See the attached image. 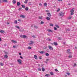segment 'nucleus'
<instances>
[{"label":"nucleus","mask_w":77,"mask_h":77,"mask_svg":"<svg viewBox=\"0 0 77 77\" xmlns=\"http://www.w3.org/2000/svg\"><path fill=\"white\" fill-rule=\"evenodd\" d=\"M15 27H16V28H17V29H20V28L18 26H16Z\"/></svg>","instance_id":"nucleus-27"},{"label":"nucleus","mask_w":77,"mask_h":77,"mask_svg":"<svg viewBox=\"0 0 77 77\" xmlns=\"http://www.w3.org/2000/svg\"><path fill=\"white\" fill-rule=\"evenodd\" d=\"M74 14V12H71V15H73Z\"/></svg>","instance_id":"nucleus-35"},{"label":"nucleus","mask_w":77,"mask_h":77,"mask_svg":"<svg viewBox=\"0 0 77 77\" xmlns=\"http://www.w3.org/2000/svg\"><path fill=\"white\" fill-rule=\"evenodd\" d=\"M34 27L35 29H38V27L36 26H34Z\"/></svg>","instance_id":"nucleus-26"},{"label":"nucleus","mask_w":77,"mask_h":77,"mask_svg":"<svg viewBox=\"0 0 77 77\" xmlns=\"http://www.w3.org/2000/svg\"><path fill=\"white\" fill-rule=\"evenodd\" d=\"M0 65L1 66H3V63H0Z\"/></svg>","instance_id":"nucleus-32"},{"label":"nucleus","mask_w":77,"mask_h":77,"mask_svg":"<svg viewBox=\"0 0 77 77\" xmlns=\"http://www.w3.org/2000/svg\"><path fill=\"white\" fill-rule=\"evenodd\" d=\"M72 17H70L69 18V19H71Z\"/></svg>","instance_id":"nucleus-55"},{"label":"nucleus","mask_w":77,"mask_h":77,"mask_svg":"<svg viewBox=\"0 0 77 77\" xmlns=\"http://www.w3.org/2000/svg\"><path fill=\"white\" fill-rule=\"evenodd\" d=\"M74 10H72V9L70 11V12H74Z\"/></svg>","instance_id":"nucleus-37"},{"label":"nucleus","mask_w":77,"mask_h":77,"mask_svg":"<svg viewBox=\"0 0 77 77\" xmlns=\"http://www.w3.org/2000/svg\"><path fill=\"white\" fill-rule=\"evenodd\" d=\"M55 71H56V72H58V70H57V69H55Z\"/></svg>","instance_id":"nucleus-39"},{"label":"nucleus","mask_w":77,"mask_h":77,"mask_svg":"<svg viewBox=\"0 0 77 77\" xmlns=\"http://www.w3.org/2000/svg\"><path fill=\"white\" fill-rule=\"evenodd\" d=\"M39 58L40 59H42V57H41L40 56V57H39Z\"/></svg>","instance_id":"nucleus-47"},{"label":"nucleus","mask_w":77,"mask_h":77,"mask_svg":"<svg viewBox=\"0 0 77 77\" xmlns=\"http://www.w3.org/2000/svg\"><path fill=\"white\" fill-rule=\"evenodd\" d=\"M54 29L55 30H57V28L55 27H54Z\"/></svg>","instance_id":"nucleus-36"},{"label":"nucleus","mask_w":77,"mask_h":77,"mask_svg":"<svg viewBox=\"0 0 77 77\" xmlns=\"http://www.w3.org/2000/svg\"><path fill=\"white\" fill-rule=\"evenodd\" d=\"M64 14H65V13H63V12H61L59 13L60 16H61V17H63Z\"/></svg>","instance_id":"nucleus-1"},{"label":"nucleus","mask_w":77,"mask_h":77,"mask_svg":"<svg viewBox=\"0 0 77 77\" xmlns=\"http://www.w3.org/2000/svg\"><path fill=\"white\" fill-rule=\"evenodd\" d=\"M39 6H42V4H41V3H40V4H39Z\"/></svg>","instance_id":"nucleus-51"},{"label":"nucleus","mask_w":77,"mask_h":77,"mask_svg":"<svg viewBox=\"0 0 77 77\" xmlns=\"http://www.w3.org/2000/svg\"><path fill=\"white\" fill-rule=\"evenodd\" d=\"M46 19L47 20H50V18L49 17H47Z\"/></svg>","instance_id":"nucleus-22"},{"label":"nucleus","mask_w":77,"mask_h":77,"mask_svg":"<svg viewBox=\"0 0 77 77\" xmlns=\"http://www.w3.org/2000/svg\"><path fill=\"white\" fill-rule=\"evenodd\" d=\"M20 37L21 38H23V35H20Z\"/></svg>","instance_id":"nucleus-46"},{"label":"nucleus","mask_w":77,"mask_h":77,"mask_svg":"<svg viewBox=\"0 0 77 77\" xmlns=\"http://www.w3.org/2000/svg\"><path fill=\"white\" fill-rule=\"evenodd\" d=\"M42 71H45V68L44 67H42Z\"/></svg>","instance_id":"nucleus-19"},{"label":"nucleus","mask_w":77,"mask_h":77,"mask_svg":"<svg viewBox=\"0 0 77 77\" xmlns=\"http://www.w3.org/2000/svg\"><path fill=\"white\" fill-rule=\"evenodd\" d=\"M18 21H19L20 22V21H21V19H18Z\"/></svg>","instance_id":"nucleus-44"},{"label":"nucleus","mask_w":77,"mask_h":77,"mask_svg":"<svg viewBox=\"0 0 77 77\" xmlns=\"http://www.w3.org/2000/svg\"><path fill=\"white\" fill-rule=\"evenodd\" d=\"M14 23H15V24H17V21L16 20H15L14 22Z\"/></svg>","instance_id":"nucleus-40"},{"label":"nucleus","mask_w":77,"mask_h":77,"mask_svg":"<svg viewBox=\"0 0 77 77\" xmlns=\"http://www.w3.org/2000/svg\"><path fill=\"white\" fill-rule=\"evenodd\" d=\"M2 2H6V3L8 2L7 0H2Z\"/></svg>","instance_id":"nucleus-15"},{"label":"nucleus","mask_w":77,"mask_h":77,"mask_svg":"<svg viewBox=\"0 0 77 77\" xmlns=\"http://www.w3.org/2000/svg\"><path fill=\"white\" fill-rule=\"evenodd\" d=\"M39 53L41 54H44V53H45V51H39Z\"/></svg>","instance_id":"nucleus-7"},{"label":"nucleus","mask_w":77,"mask_h":77,"mask_svg":"<svg viewBox=\"0 0 77 77\" xmlns=\"http://www.w3.org/2000/svg\"><path fill=\"white\" fill-rule=\"evenodd\" d=\"M21 6L23 8H26V6H25V5H22Z\"/></svg>","instance_id":"nucleus-18"},{"label":"nucleus","mask_w":77,"mask_h":77,"mask_svg":"<svg viewBox=\"0 0 77 77\" xmlns=\"http://www.w3.org/2000/svg\"><path fill=\"white\" fill-rule=\"evenodd\" d=\"M67 75H70V73H67Z\"/></svg>","instance_id":"nucleus-54"},{"label":"nucleus","mask_w":77,"mask_h":77,"mask_svg":"<svg viewBox=\"0 0 77 77\" xmlns=\"http://www.w3.org/2000/svg\"><path fill=\"white\" fill-rule=\"evenodd\" d=\"M45 76V77H49V76H50V75L49 74H46Z\"/></svg>","instance_id":"nucleus-21"},{"label":"nucleus","mask_w":77,"mask_h":77,"mask_svg":"<svg viewBox=\"0 0 77 77\" xmlns=\"http://www.w3.org/2000/svg\"><path fill=\"white\" fill-rule=\"evenodd\" d=\"M19 55H21V53H19Z\"/></svg>","instance_id":"nucleus-64"},{"label":"nucleus","mask_w":77,"mask_h":77,"mask_svg":"<svg viewBox=\"0 0 77 77\" xmlns=\"http://www.w3.org/2000/svg\"><path fill=\"white\" fill-rule=\"evenodd\" d=\"M50 74L51 75H54V73H53V72H50Z\"/></svg>","instance_id":"nucleus-14"},{"label":"nucleus","mask_w":77,"mask_h":77,"mask_svg":"<svg viewBox=\"0 0 77 77\" xmlns=\"http://www.w3.org/2000/svg\"><path fill=\"white\" fill-rule=\"evenodd\" d=\"M67 30L68 31H70V29H67Z\"/></svg>","instance_id":"nucleus-61"},{"label":"nucleus","mask_w":77,"mask_h":77,"mask_svg":"<svg viewBox=\"0 0 77 77\" xmlns=\"http://www.w3.org/2000/svg\"><path fill=\"white\" fill-rule=\"evenodd\" d=\"M44 5H45V6H47V4L46 3H44Z\"/></svg>","instance_id":"nucleus-38"},{"label":"nucleus","mask_w":77,"mask_h":77,"mask_svg":"<svg viewBox=\"0 0 77 77\" xmlns=\"http://www.w3.org/2000/svg\"><path fill=\"white\" fill-rule=\"evenodd\" d=\"M38 71H41V69L40 68H39L38 69Z\"/></svg>","instance_id":"nucleus-31"},{"label":"nucleus","mask_w":77,"mask_h":77,"mask_svg":"<svg viewBox=\"0 0 77 77\" xmlns=\"http://www.w3.org/2000/svg\"><path fill=\"white\" fill-rule=\"evenodd\" d=\"M41 24H44V22L41 21Z\"/></svg>","instance_id":"nucleus-42"},{"label":"nucleus","mask_w":77,"mask_h":77,"mask_svg":"<svg viewBox=\"0 0 77 77\" xmlns=\"http://www.w3.org/2000/svg\"><path fill=\"white\" fill-rule=\"evenodd\" d=\"M47 31H48V32H53L52 31V30H51L49 29H48L47 30Z\"/></svg>","instance_id":"nucleus-13"},{"label":"nucleus","mask_w":77,"mask_h":77,"mask_svg":"<svg viewBox=\"0 0 77 77\" xmlns=\"http://www.w3.org/2000/svg\"><path fill=\"white\" fill-rule=\"evenodd\" d=\"M50 26H53V24L52 23H50Z\"/></svg>","instance_id":"nucleus-33"},{"label":"nucleus","mask_w":77,"mask_h":77,"mask_svg":"<svg viewBox=\"0 0 77 77\" xmlns=\"http://www.w3.org/2000/svg\"><path fill=\"white\" fill-rule=\"evenodd\" d=\"M28 50H30V49H32V48L31 47L29 46L28 48Z\"/></svg>","instance_id":"nucleus-24"},{"label":"nucleus","mask_w":77,"mask_h":77,"mask_svg":"<svg viewBox=\"0 0 77 77\" xmlns=\"http://www.w3.org/2000/svg\"><path fill=\"white\" fill-rule=\"evenodd\" d=\"M58 39L59 40H60V39H61V38L60 37H59L58 38Z\"/></svg>","instance_id":"nucleus-53"},{"label":"nucleus","mask_w":77,"mask_h":77,"mask_svg":"<svg viewBox=\"0 0 77 77\" xmlns=\"http://www.w3.org/2000/svg\"><path fill=\"white\" fill-rule=\"evenodd\" d=\"M4 46H5L6 47V46H7V44H4Z\"/></svg>","instance_id":"nucleus-58"},{"label":"nucleus","mask_w":77,"mask_h":77,"mask_svg":"<svg viewBox=\"0 0 77 77\" xmlns=\"http://www.w3.org/2000/svg\"><path fill=\"white\" fill-rule=\"evenodd\" d=\"M45 55L46 56H49V54H48V53H47L45 54Z\"/></svg>","instance_id":"nucleus-29"},{"label":"nucleus","mask_w":77,"mask_h":77,"mask_svg":"<svg viewBox=\"0 0 77 77\" xmlns=\"http://www.w3.org/2000/svg\"><path fill=\"white\" fill-rule=\"evenodd\" d=\"M47 41H51V39L49 38V37H48V38L46 39Z\"/></svg>","instance_id":"nucleus-17"},{"label":"nucleus","mask_w":77,"mask_h":77,"mask_svg":"<svg viewBox=\"0 0 77 77\" xmlns=\"http://www.w3.org/2000/svg\"><path fill=\"white\" fill-rule=\"evenodd\" d=\"M21 9H22V8H20L19 9H18L19 11H21Z\"/></svg>","instance_id":"nucleus-43"},{"label":"nucleus","mask_w":77,"mask_h":77,"mask_svg":"<svg viewBox=\"0 0 77 77\" xmlns=\"http://www.w3.org/2000/svg\"><path fill=\"white\" fill-rule=\"evenodd\" d=\"M76 63H75L74 66H76Z\"/></svg>","instance_id":"nucleus-52"},{"label":"nucleus","mask_w":77,"mask_h":77,"mask_svg":"<svg viewBox=\"0 0 77 77\" xmlns=\"http://www.w3.org/2000/svg\"><path fill=\"white\" fill-rule=\"evenodd\" d=\"M17 5L18 6H20V2H18L17 3Z\"/></svg>","instance_id":"nucleus-11"},{"label":"nucleus","mask_w":77,"mask_h":77,"mask_svg":"<svg viewBox=\"0 0 77 77\" xmlns=\"http://www.w3.org/2000/svg\"><path fill=\"white\" fill-rule=\"evenodd\" d=\"M27 37V36H26L25 35H23V38H26Z\"/></svg>","instance_id":"nucleus-28"},{"label":"nucleus","mask_w":77,"mask_h":77,"mask_svg":"<svg viewBox=\"0 0 77 77\" xmlns=\"http://www.w3.org/2000/svg\"><path fill=\"white\" fill-rule=\"evenodd\" d=\"M69 58H72V56L71 55H69L68 56Z\"/></svg>","instance_id":"nucleus-34"},{"label":"nucleus","mask_w":77,"mask_h":77,"mask_svg":"<svg viewBox=\"0 0 77 77\" xmlns=\"http://www.w3.org/2000/svg\"><path fill=\"white\" fill-rule=\"evenodd\" d=\"M5 58H7V57H8V55H4V56Z\"/></svg>","instance_id":"nucleus-25"},{"label":"nucleus","mask_w":77,"mask_h":77,"mask_svg":"<svg viewBox=\"0 0 77 77\" xmlns=\"http://www.w3.org/2000/svg\"><path fill=\"white\" fill-rule=\"evenodd\" d=\"M5 54H8V53L7 52H5Z\"/></svg>","instance_id":"nucleus-60"},{"label":"nucleus","mask_w":77,"mask_h":77,"mask_svg":"<svg viewBox=\"0 0 77 77\" xmlns=\"http://www.w3.org/2000/svg\"><path fill=\"white\" fill-rule=\"evenodd\" d=\"M12 41L13 42H16L15 41H14V40H12Z\"/></svg>","instance_id":"nucleus-59"},{"label":"nucleus","mask_w":77,"mask_h":77,"mask_svg":"<svg viewBox=\"0 0 77 77\" xmlns=\"http://www.w3.org/2000/svg\"><path fill=\"white\" fill-rule=\"evenodd\" d=\"M32 37L33 38H36V37H35V36L34 35H33L32 36Z\"/></svg>","instance_id":"nucleus-45"},{"label":"nucleus","mask_w":77,"mask_h":77,"mask_svg":"<svg viewBox=\"0 0 77 77\" xmlns=\"http://www.w3.org/2000/svg\"><path fill=\"white\" fill-rule=\"evenodd\" d=\"M55 27H57V28H59V25H58L56 24L55 25Z\"/></svg>","instance_id":"nucleus-12"},{"label":"nucleus","mask_w":77,"mask_h":77,"mask_svg":"<svg viewBox=\"0 0 77 77\" xmlns=\"http://www.w3.org/2000/svg\"><path fill=\"white\" fill-rule=\"evenodd\" d=\"M60 11V9H59L57 10V12H59Z\"/></svg>","instance_id":"nucleus-49"},{"label":"nucleus","mask_w":77,"mask_h":77,"mask_svg":"<svg viewBox=\"0 0 77 77\" xmlns=\"http://www.w3.org/2000/svg\"><path fill=\"white\" fill-rule=\"evenodd\" d=\"M13 48H16V46H13Z\"/></svg>","instance_id":"nucleus-57"},{"label":"nucleus","mask_w":77,"mask_h":77,"mask_svg":"<svg viewBox=\"0 0 77 77\" xmlns=\"http://www.w3.org/2000/svg\"><path fill=\"white\" fill-rule=\"evenodd\" d=\"M69 51H70V50L69 49H68L67 51V53L69 54H71V53L69 52Z\"/></svg>","instance_id":"nucleus-3"},{"label":"nucleus","mask_w":77,"mask_h":77,"mask_svg":"<svg viewBox=\"0 0 77 77\" xmlns=\"http://www.w3.org/2000/svg\"><path fill=\"white\" fill-rule=\"evenodd\" d=\"M66 42H63V44H64V45H65Z\"/></svg>","instance_id":"nucleus-56"},{"label":"nucleus","mask_w":77,"mask_h":77,"mask_svg":"<svg viewBox=\"0 0 77 77\" xmlns=\"http://www.w3.org/2000/svg\"><path fill=\"white\" fill-rule=\"evenodd\" d=\"M30 42L31 43H29V45H32V44H33L34 43L32 41H31Z\"/></svg>","instance_id":"nucleus-4"},{"label":"nucleus","mask_w":77,"mask_h":77,"mask_svg":"<svg viewBox=\"0 0 77 77\" xmlns=\"http://www.w3.org/2000/svg\"><path fill=\"white\" fill-rule=\"evenodd\" d=\"M22 61H21V60L20 59H19L17 60V62L19 63V64H21Z\"/></svg>","instance_id":"nucleus-2"},{"label":"nucleus","mask_w":77,"mask_h":77,"mask_svg":"<svg viewBox=\"0 0 77 77\" xmlns=\"http://www.w3.org/2000/svg\"><path fill=\"white\" fill-rule=\"evenodd\" d=\"M20 57L21 59H23V57L22 56H20Z\"/></svg>","instance_id":"nucleus-50"},{"label":"nucleus","mask_w":77,"mask_h":77,"mask_svg":"<svg viewBox=\"0 0 77 77\" xmlns=\"http://www.w3.org/2000/svg\"><path fill=\"white\" fill-rule=\"evenodd\" d=\"M20 17H21V18H25V16L23 15H20Z\"/></svg>","instance_id":"nucleus-6"},{"label":"nucleus","mask_w":77,"mask_h":77,"mask_svg":"<svg viewBox=\"0 0 77 77\" xmlns=\"http://www.w3.org/2000/svg\"><path fill=\"white\" fill-rule=\"evenodd\" d=\"M46 12H49V11L48 10H46Z\"/></svg>","instance_id":"nucleus-48"},{"label":"nucleus","mask_w":77,"mask_h":77,"mask_svg":"<svg viewBox=\"0 0 77 77\" xmlns=\"http://www.w3.org/2000/svg\"><path fill=\"white\" fill-rule=\"evenodd\" d=\"M54 45L57 46L58 44H57V42H54Z\"/></svg>","instance_id":"nucleus-10"},{"label":"nucleus","mask_w":77,"mask_h":77,"mask_svg":"<svg viewBox=\"0 0 77 77\" xmlns=\"http://www.w3.org/2000/svg\"><path fill=\"white\" fill-rule=\"evenodd\" d=\"M25 9L26 11H27L28 10H29V8H28V7H26Z\"/></svg>","instance_id":"nucleus-23"},{"label":"nucleus","mask_w":77,"mask_h":77,"mask_svg":"<svg viewBox=\"0 0 77 77\" xmlns=\"http://www.w3.org/2000/svg\"><path fill=\"white\" fill-rule=\"evenodd\" d=\"M28 0H26L25 2H24V3L26 4L27 3Z\"/></svg>","instance_id":"nucleus-30"},{"label":"nucleus","mask_w":77,"mask_h":77,"mask_svg":"<svg viewBox=\"0 0 77 77\" xmlns=\"http://www.w3.org/2000/svg\"><path fill=\"white\" fill-rule=\"evenodd\" d=\"M48 48H49L50 50H53V47H51L50 46H48Z\"/></svg>","instance_id":"nucleus-8"},{"label":"nucleus","mask_w":77,"mask_h":77,"mask_svg":"<svg viewBox=\"0 0 77 77\" xmlns=\"http://www.w3.org/2000/svg\"><path fill=\"white\" fill-rule=\"evenodd\" d=\"M47 15L49 17H50L51 16V14H50V13H47Z\"/></svg>","instance_id":"nucleus-5"},{"label":"nucleus","mask_w":77,"mask_h":77,"mask_svg":"<svg viewBox=\"0 0 77 77\" xmlns=\"http://www.w3.org/2000/svg\"><path fill=\"white\" fill-rule=\"evenodd\" d=\"M13 3L14 4H15V3H16V1H15V0H13Z\"/></svg>","instance_id":"nucleus-16"},{"label":"nucleus","mask_w":77,"mask_h":77,"mask_svg":"<svg viewBox=\"0 0 77 77\" xmlns=\"http://www.w3.org/2000/svg\"><path fill=\"white\" fill-rule=\"evenodd\" d=\"M0 32L1 33H5V32H4V30H1L0 31Z\"/></svg>","instance_id":"nucleus-20"},{"label":"nucleus","mask_w":77,"mask_h":77,"mask_svg":"<svg viewBox=\"0 0 77 77\" xmlns=\"http://www.w3.org/2000/svg\"><path fill=\"white\" fill-rule=\"evenodd\" d=\"M75 49H77V47H75Z\"/></svg>","instance_id":"nucleus-63"},{"label":"nucleus","mask_w":77,"mask_h":77,"mask_svg":"<svg viewBox=\"0 0 77 77\" xmlns=\"http://www.w3.org/2000/svg\"><path fill=\"white\" fill-rule=\"evenodd\" d=\"M34 58L35 59H36L37 60L38 59V57H37V56L35 55L34 56Z\"/></svg>","instance_id":"nucleus-9"},{"label":"nucleus","mask_w":77,"mask_h":77,"mask_svg":"<svg viewBox=\"0 0 77 77\" xmlns=\"http://www.w3.org/2000/svg\"><path fill=\"white\" fill-rule=\"evenodd\" d=\"M38 18H39V19H41L42 18V17H39Z\"/></svg>","instance_id":"nucleus-41"},{"label":"nucleus","mask_w":77,"mask_h":77,"mask_svg":"<svg viewBox=\"0 0 77 77\" xmlns=\"http://www.w3.org/2000/svg\"><path fill=\"white\" fill-rule=\"evenodd\" d=\"M0 41H2V38L0 37Z\"/></svg>","instance_id":"nucleus-62"}]
</instances>
